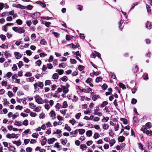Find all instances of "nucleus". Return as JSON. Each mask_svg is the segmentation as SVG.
<instances>
[{
	"label": "nucleus",
	"instance_id": "nucleus-1",
	"mask_svg": "<svg viewBox=\"0 0 152 152\" xmlns=\"http://www.w3.org/2000/svg\"><path fill=\"white\" fill-rule=\"evenodd\" d=\"M141 130L142 131L143 133H146L147 135L149 136H152V131L151 130H148L146 128L142 127L141 129Z\"/></svg>",
	"mask_w": 152,
	"mask_h": 152
},
{
	"label": "nucleus",
	"instance_id": "nucleus-2",
	"mask_svg": "<svg viewBox=\"0 0 152 152\" xmlns=\"http://www.w3.org/2000/svg\"><path fill=\"white\" fill-rule=\"evenodd\" d=\"M61 86L63 90L64 93H67L69 91L68 88L69 87V85L68 84H66L65 86L61 85Z\"/></svg>",
	"mask_w": 152,
	"mask_h": 152
},
{
	"label": "nucleus",
	"instance_id": "nucleus-3",
	"mask_svg": "<svg viewBox=\"0 0 152 152\" xmlns=\"http://www.w3.org/2000/svg\"><path fill=\"white\" fill-rule=\"evenodd\" d=\"M34 86L35 89H37L38 86L39 87L42 88L43 86V84L42 82H39L37 83H35L34 84Z\"/></svg>",
	"mask_w": 152,
	"mask_h": 152
},
{
	"label": "nucleus",
	"instance_id": "nucleus-4",
	"mask_svg": "<svg viewBox=\"0 0 152 152\" xmlns=\"http://www.w3.org/2000/svg\"><path fill=\"white\" fill-rule=\"evenodd\" d=\"M6 136L7 138L10 139L14 138H17L18 137V136L16 137V135L14 133H12L11 134L8 133L7 134Z\"/></svg>",
	"mask_w": 152,
	"mask_h": 152
},
{
	"label": "nucleus",
	"instance_id": "nucleus-5",
	"mask_svg": "<svg viewBox=\"0 0 152 152\" xmlns=\"http://www.w3.org/2000/svg\"><path fill=\"white\" fill-rule=\"evenodd\" d=\"M40 15V14L39 12H36L31 15V17L34 18H39Z\"/></svg>",
	"mask_w": 152,
	"mask_h": 152
},
{
	"label": "nucleus",
	"instance_id": "nucleus-6",
	"mask_svg": "<svg viewBox=\"0 0 152 152\" xmlns=\"http://www.w3.org/2000/svg\"><path fill=\"white\" fill-rule=\"evenodd\" d=\"M14 55L16 58L18 59L22 57L21 55L18 52H15Z\"/></svg>",
	"mask_w": 152,
	"mask_h": 152
},
{
	"label": "nucleus",
	"instance_id": "nucleus-7",
	"mask_svg": "<svg viewBox=\"0 0 152 152\" xmlns=\"http://www.w3.org/2000/svg\"><path fill=\"white\" fill-rule=\"evenodd\" d=\"M78 133V130L76 129L74 132H72L70 133V135L71 137H76L77 136V134Z\"/></svg>",
	"mask_w": 152,
	"mask_h": 152
},
{
	"label": "nucleus",
	"instance_id": "nucleus-8",
	"mask_svg": "<svg viewBox=\"0 0 152 152\" xmlns=\"http://www.w3.org/2000/svg\"><path fill=\"white\" fill-rule=\"evenodd\" d=\"M61 132H62L60 130L57 129L56 132H53V134H58V137L59 138L60 137H61Z\"/></svg>",
	"mask_w": 152,
	"mask_h": 152
},
{
	"label": "nucleus",
	"instance_id": "nucleus-9",
	"mask_svg": "<svg viewBox=\"0 0 152 152\" xmlns=\"http://www.w3.org/2000/svg\"><path fill=\"white\" fill-rule=\"evenodd\" d=\"M56 140V139H55L54 138H51L48 140V144H50L53 143L55 140Z\"/></svg>",
	"mask_w": 152,
	"mask_h": 152
},
{
	"label": "nucleus",
	"instance_id": "nucleus-10",
	"mask_svg": "<svg viewBox=\"0 0 152 152\" xmlns=\"http://www.w3.org/2000/svg\"><path fill=\"white\" fill-rule=\"evenodd\" d=\"M8 43L6 42L2 44L1 46H0V47L3 48H8Z\"/></svg>",
	"mask_w": 152,
	"mask_h": 152
},
{
	"label": "nucleus",
	"instance_id": "nucleus-11",
	"mask_svg": "<svg viewBox=\"0 0 152 152\" xmlns=\"http://www.w3.org/2000/svg\"><path fill=\"white\" fill-rule=\"evenodd\" d=\"M35 101L39 104H43L44 103L43 100L41 98L37 99Z\"/></svg>",
	"mask_w": 152,
	"mask_h": 152
},
{
	"label": "nucleus",
	"instance_id": "nucleus-12",
	"mask_svg": "<svg viewBox=\"0 0 152 152\" xmlns=\"http://www.w3.org/2000/svg\"><path fill=\"white\" fill-rule=\"evenodd\" d=\"M12 142L14 144H15L17 146H19L21 144V142L20 140L17 141H13Z\"/></svg>",
	"mask_w": 152,
	"mask_h": 152
},
{
	"label": "nucleus",
	"instance_id": "nucleus-13",
	"mask_svg": "<svg viewBox=\"0 0 152 152\" xmlns=\"http://www.w3.org/2000/svg\"><path fill=\"white\" fill-rule=\"evenodd\" d=\"M42 137L44 138L43 139L41 143V145L42 146L44 145L46 143L47 140L45 137L42 136Z\"/></svg>",
	"mask_w": 152,
	"mask_h": 152
},
{
	"label": "nucleus",
	"instance_id": "nucleus-14",
	"mask_svg": "<svg viewBox=\"0 0 152 152\" xmlns=\"http://www.w3.org/2000/svg\"><path fill=\"white\" fill-rule=\"evenodd\" d=\"M77 130L80 134H83L85 132V130L84 129H79Z\"/></svg>",
	"mask_w": 152,
	"mask_h": 152
},
{
	"label": "nucleus",
	"instance_id": "nucleus-15",
	"mask_svg": "<svg viewBox=\"0 0 152 152\" xmlns=\"http://www.w3.org/2000/svg\"><path fill=\"white\" fill-rule=\"evenodd\" d=\"M109 127V125L106 124H104L102 125V128L104 130H107L108 129Z\"/></svg>",
	"mask_w": 152,
	"mask_h": 152
},
{
	"label": "nucleus",
	"instance_id": "nucleus-16",
	"mask_svg": "<svg viewBox=\"0 0 152 152\" xmlns=\"http://www.w3.org/2000/svg\"><path fill=\"white\" fill-rule=\"evenodd\" d=\"M56 72H58L59 75L63 74L64 73V71L62 69H57L56 70Z\"/></svg>",
	"mask_w": 152,
	"mask_h": 152
},
{
	"label": "nucleus",
	"instance_id": "nucleus-17",
	"mask_svg": "<svg viewBox=\"0 0 152 152\" xmlns=\"http://www.w3.org/2000/svg\"><path fill=\"white\" fill-rule=\"evenodd\" d=\"M66 66V64L65 63H62L58 65L59 67H62V68H64Z\"/></svg>",
	"mask_w": 152,
	"mask_h": 152
},
{
	"label": "nucleus",
	"instance_id": "nucleus-18",
	"mask_svg": "<svg viewBox=\"0 0 152 152\" xmlns=\"http://www.w3.org/2000/svg\"><path fill=\"white\" fill-rule=\"evenodd\" d=\"M25 31V30L23 28L20 27L19 28L18 33L19 34H22L24 33Z\"/></svg>",
	"mask_w": 152,
	"mask_h": 152
},
{
	"label": "nucleus",
	"instance_id": "nucleus-19",
	"mask_svg": "<svg viewBox=\"0 0 152 152\" xmlns=\"http://www.w3.org/2000/svg\"><path fill=\"white\" fill-rule=\"evenodd\" d=\"M86 134L87 136L91 137L92 135V132L91 130L87 131L86 132Z\"/></svg>",
	"mask_w": 152,
	"mask_h": 152
},
{
	"label": "nucleus",
	"instance_id": "nucleus-20",
	"mask_svg": "<svg viewBox=\"0 0 152 152\" xmlns=\"http://www.w3.org/2000/svg\"><path fill=\"white\" fill-rule=\"evenodd\" d=\"M99 108L98 107H95L93 114L94 115H96V113L99 112Z\"/></svg>",
	"mask_w": 152,
	"mask_h": 152
},
{
	"label": "nucleus",
	"instance_id": "nucleus-21",
	"mask_svg": "<svg viewBox=\"0 0 152 152\" xmlns=\"http://www.w3.org/2000/svg\"><path fill=\"white\" fill-rule=\"evenodd\" d=\"M125 140V137L123 136H120L118 138V140L119 142H122Z\"/></svg>",
	"mask_w": 152,
	"mask_h": 152
},
{
	"label": "nucleus",
	"instance_id": "nucleus-22",
	"mask_svg": "<svg viewBox=\"0 0 152 152\" xmlns=\"http://www.w3.org/2000/svg\"><path fill=\"white\" fill-rule=\"evenodd\" d=\"M41 109V107H37L34 109V111H35L37 112H38L40 111Z\"/></svg>",
	"mask_w": 152,
	"mask_h": 152
},
{
	"label": "nucleus",
	"instance_id": "nucleus-23",
	"mask_svg": "<svg viewBox=\"0 0 152 152\" xmlns=\"http://www.w3.org/2000/svg\"><path fill=\"white\" fill-rule=\"evenodd\" d=\"M80 148L82 149L83 151L86 150L87 148V147L85 144H83L81 145L80 146Z\"/></svg>",
	"mask_w": 152,
	"mask_h": 152
},
{
	"label": "nucleus",
	"instance_id": "nucleus-24",
	"mask_svg": "<svg viewBox=\"0 0 152 152\" xmlns=\"http://www.w3.org/2000/svg\"><path fill=\"white\" fill-rule=\"evenodd\" d=\"M16 7L18 8H20L22 9H24L26 8L25 6L22 5L20 4H18Z\"/></svg>",
	"mask_w": 152,
	"mask_h": 152
},
{
	"label": "nucleus",
	"instance_id": "nucleus-25",
	"mask_svg": "<svg viewBox=\"0 0 152 152\" xmlns=\"http://www.w3.org/2000/svg\"><path fill=\"white\" fill-rule=\"evenodd\" d=\"M145 126L147 128H150L151 127V124L150 122H148L145 124Z\"/></svg>",
	"mask_w": 152,
	"mask_h": 152
},
{
	"label": "nucleus",
	"instance_id": "nucleus-26",
	"mask_svg": "<svg viewBox=\"0 0 152 152\" xmlns=\"http://www.w3.org/2000/svg\"><path fill=\"white\" fill-rule=\"evenodd\" d=\"M99 97V96L98 95H95L92 97V99L95 101Z\"/></svg>",
	"mask_w": 152,
	"mask_h": 152
},
{
	"label": "nucleus",
	"instance_id": "nucleus-27",
	"mask_svg": "<svg viewBox=\"0 0 152 152\" xmlns=\"http://www.w3.org/2000/svg\"><path fill=\"white\" fill-rule=\"evenodd\" d=\"M99 137L100 135L98 133L96 132L94 134L93 138L95 139L98 138Z\"/></svg>",
	"mask_w": 152,
	"mask_h": 152
},
{
	"label": "nucleus",
	"instance_id": "nucleus-28",
	"mask_svg": "<svg viewBox=\"0 0 152 152\" xmlns=\"http://www.w3.org/2000/svg\"><path fill=\"white\" fill-rule=\"evenodd\" d=\"M59 76L57 73L54 74L53 75V78L54 79H57L58 77Z\"/></svg>",
	"mask_w": 152,
	"mask_h": 152
},
{
	"label": "nucleus",
	"instance_id": "nucleus-29",
	"mask_svg": "<svg viewBox=\"0 0 152 152\" xmlns=\"http://www.w3.org/2000/svg\"><path fill=\"white\" fill-rule=\"evenodd\" d=\"M115 142L114 139L111 140L110 142V146H113Z\"/></svg>",
	"mask_w": 152,
	"mask_h": 152
},
{
	"label": "nucleus",
	"instance_id": "nucleus-30",
	"mask_svg": "<svg viewBox=\"0 0 152 152\" xmlns=\"http://www.w3.org/2000/svg\"><path fill=\"white\" fill-rule=\"evenodd\" d=\"M14 124L15 125H17L18 126H20L22 125V123L21 122L19 121H15Z\"/></svg>",
	"mask_w": 152,
	"mask_h": 152
},
{
	"label": "nucleus",
	"instance_id": "nucleus-31",
	"mask_svg": "<svg viewBox=\"0 0 152 152\" xmlns=\"http://www.w3.org/2000/svg\"><path fill=\"white\" fill-rule=\"evenodd\" d=\"M103 118L102 119V121L103 122H107L109 120V118L108 117H105L104 116H103Z\"/></svg>",
	"mask_w": 152,
	"mask_h": 152
},
{
	"label": "nucleus",
	"instance_id": "nucleus-32",
	"mask_svg": "<svg viewBox=\"0 0 152 152\" xmlns=\"http://www.w3.org/2000/svg\"><path fill=\"white\" fill-rule=\"evenodd\" d=\"M68 104L66 101H64L63 103L62 107L63 108H66L67 107Z\"/></svg>",
	"mask_w": 152,
	"mask_h": 152
},
{
	"label": "nucleus",
	"instance_id": "nucleus-33",
	"mask_svg": "<svg viewBox=\"0 0 152 152\" xmlns=\"http://www.w3.org/2000/svg\"><path fill=\"white\" fill-rule=\"evenodd\" d=\"M51 117H54V118H55L56 114L54 111L52 110L50 113Z\"/></svg>",
	"mask_w": 152,
	"mask_h": 152
},
{
	"label": "nucleus",
	"instance_id": "nucleus-34",
	"mask_svg": "<svg viewBox=\"0 0 152 152\" xmlns=\"http://www.w3.org/2000/svg\"><path fill=\"white\" fill-rule=\"evenodd\" d=\"M64 129H66L69 132H70L71 129L70 128L69 126H68V125L67 124H66L65 125Z\"/></svg>",
	"mask_w": 152,
	"mask_h": 152
},
{
	"label": "nucleus",
	"instance_id": "nucleus-35",
	"mask_svg": "<svg viewBox=\"0 0 152 152\" xmlns=\"http://www.w3.org/2000/svg\"><path fill=\"white\" fill-rule=\"evenodd\" d=\"M19 116L18 113H16L15 114L13 115H12V119H14L15 118H16L17 117Z\"/></svg>",
	"mask_w": 152,
	"mask_h": 152
},
{
	"label": "nucleus",
	"instance_id": "nucleus-36",
	"mask_svg": "<svg viewBox=\"0 0 152 152\" xmlns=\"http://www.w3.org/2000/svg\"><path fill=\"white\" fill-rule=\"evenodd\" d=\"M40 43L42 45H45L47 44V43L45 39H43L41 40Z\"/></svg>",
	"mask_w": 152,
	"mask_h": 152
},
{
	"label": "nucleus",
	"instance_id": "nucleus-37",
	"mask_svg": "<svg viewBox=\"0 0 152 152\" xmlns=\"http://www.w3.org/2000/svg\"><path fill=\"white\" fill-rule=\"evenodd\" d=\"M4 55L7 58H8L11 56V54L7 52H5Z\"/></svg>",
	"mask_w": 152,
	"mask_h": 152
},
{
	"label": "nucleus",
	"instance_id": "nucleus-38",
	"mask_svg": "<svg viewBox=\"0 0 152 152\" xmlns=\"http://www.w3.org/2000/svg\"><path fill=\"white\" fill-rule=\"evenodd\" d=\"M4 103L3 104L4 105H8L9 104V102L7 101V99H3Z\"/></svg>",
	"mask_w": 152,
	"mask_h": 152
},
{
	"label": "nucleus",
	"instance_id": "nucleus-39",
	"mask_svg": "<svg viewBox=\"0 0 152 152\" xmlns=\"http://www.w3.org/2000/svg\"><path fill=\"white\" fill-rule=\"evenodd\" d=\"M16 23L19 25H21L23 23L22 21L20 19L17 20L16 21Z\"/></svg>",
	"mask_w": 152,
	"mask_h": 152
},
{
	"label": "nucleus",
	"instance_id": "nucleus-40",
	"mask_svg": "<svg viewBox=\"0 0 152 152\" xmlns=\"http://www.w3.org/2000/svg\"><path fill=\"white\" fill-rule=\"evenodd\" d=\"M0 37L2 40L4 41L6 39V36L3 34H1L0 35Z\"/></svg>",
	"mask_w": 152,
	"mask_h": 152
},
{
	"label": "nucleus",
	"instance_id": "nucleus-41",
	"mask_svg": "<svg viewBox=\"0 0 152 152\" xmlns=\"http://www.w3.org/2000/svg\"><path fill=\"white\" fill-rule=\"evenodd\" d=\"M102 78L100 76L96 78V79L95 80L96 82V83H98L99 81H101L102 80Z\"/></svg>",
	"mask_w": 152,
	"mask_h": 152
},
{
	"label": "nucleus",
	"instance_id": "nucleus-42",
	"mask_svg": "<svg viewBox=\"0 0 152 152\" xmlns=\"http://www.w3.org/2000/svg\"><path fill=\"white\" fill-rule=\"evenodd\" d=\"M146 27L148 29H151V23L149 22L148 21L147 22V23L146 24Z\"/></svg>",
	"mask_w": 152,
	"mask_h": 152
},
{
	"label": "nucleus",
	"instance_id": "nucleus-43",
	"mask_svg": "<svg viewBox=\"0 0 152 152\" xmlns=\"http://www.w3.org/2000/svg\"><path fill=\"white\" fill-rule=\"evenodd\" d=\"M22 124L25 126H27L28 124V120H26L23 121Z\"/></svg>",
	"mask_w": 152,
	"mask_h": 152
},
{
	"label": "nucleus",
	"instance_id": "nucleus-44",
	"mask_svg": "<svg viewBox=\"0 0 152 152\" xmlns=\"http://www.w3.org/2000/svg\"><path fill=\"white\" fill-rule=\"evenodd\" d=\"M137 100L134 98H132V99L131 103L132 104H135L137 102Z\"/></svg>",
	"mask_w": 152,
	"mask_h": 152
},
{
	"label": "nucleus",
	"instance_id": "nucleus-45",
	"mask_svg": "<svg viewBox=\"0 0 152 152\" xmlns=\"http://www.w3.org/2000/svg\"><path fill=\"white\" fill-rule=\"evenodd\" d=\"M96 51H94V52L91 55V57H95L96 56Z\"/></svg>",
	"mask_w": 152,
	"mask_h": 152
},
{
	"label": "nucleus",
	"instance_id": "nucleus-46",
	"mask_svg": "<svg viewBox=\"0 0 152 152\" xmlns=\"http://www.w3.org/2000/svg\"><path fill=\"white\" fill-rule=\"evenodd\" d=\"M114 129L115 131H118L119 129V125L118 123H117V124H115V126Z\"/></svg>",
	"mask_w": 152,
	"mask_h": 152
},
{
	"label": "nucleus",
	"instance_id": "nucleus-47",
	"mask_svg": "<svg viewBox=\"0 0 152 152\" xmlns=\"http://www.w3.org/2000/svg\"><path fill=\"white\" fill-rule=\"evenodd\" d=\"M143 79L146 80L148 79V74L147 73H145L143 75Z\"/></svg>",
	"mask_w": 152,
	"mask_h": 152
},
{
	"label": "nucleus",
	"instance_id": "nucleus-48",
	"mask_svg": "<svg viewBox=\"0 0 152 152\" xmlns=\"http://www.w3.org/2000/svg\"><path fill=\"white\" fill-rule=\"evenodd\" d=\"M30 107L31 109H34L36 107V106L34 105L33 103H29Z\"/></svg>",
	"mask_w": 152,
	"mask_h": 152
},
{
	"label": "nucleus",
	"instance_id": "nucleus-49",
	"mask_svg": "<svg viewBox=\"0 0 152 152\" xmlns=\"http://www.w3.org/2000/svg\"><path fill=\"white\" fill-rule=\"evenodd\" d=\"M32 149L30 147H28L26 149V151L27 152H31Z\"/></svg>",
	"mask_w": 152,
	"mask_h": 152
},
{
	"label": "nucleus",
	"instance_id": "nucleus-50",
	"mask_svg": "<svg viewBox=\"0 0 152 152\" xmlns=\"http://www.w3.org/2000/svg\"><path fill=\"white\" fill-rule=\"evenodd\" d=\"M45 115L43 113H41L39 115V117L40 118L42 119L45 117Z\"/></svg>",
	"mask_w": 152,
	"mask_h": 152
},
{
	"label": "nucleus",
	"instance_id": "nucleus-51",
	"mask_svg": "<svg viewBox=\"0 0 152 152\" xmlns=\"http://www.w3.org/2000/svg\"><path fill=\"white\" fill-rule=\"evenodd\" d=\"M102 87L103 89L105 90L107 88V86L106 84H104L102 86Z\"/></svg>",
	"mask_w": 152,
	"mask_h": 152
},
{
	"label": "nucleus",
	"instance_id": "nucleus-52",
	"mask_svg": "<svg viewBox=\"0 0 152 152\" xmlns=\"http://www.w3.org/2000/svg\"><path fill=\"white\" fill-rule=\"evenodd\" d=\"M38 136L39 134L38 133H34L32 135V136L33 138H38Z\"/></svg>",
	"mask_w": 152,
	"mask_h": 152
},
{
	"label": "nucleus",
	"instance_id": "nucleus-53",
	"mask_svg": "<svg viewBox=\"0 0 152 152\" xmlns=\"http://www.w3.org/2000/svg\"><path fill=\"white\" fill-rule=\"evenodd\" d=\"M150 8V7L148 5H146V9L148 12L149 13H151V10Z\"/></svg>",
	"mask_w": 152,
	"mask_h": 152
},
{
	"label": "nucleus",
	"instance_id": "nucleus-54",
	"mask_svg": "<svg viewBox=\"0 0 152 152\" xmlns=\"http://www.w3.org/2000/svg\"><path fill=\"white\" fill-rule=\"evenodd\" d=\"M30 115L31 117H35L36 116L37 114H36V113H34L33 112H31L30 113Z\"/></svg>",
	"mask_w": 152,
	"mask_h": 152
},
{
	"label": "nucleus",
	"instance_id": "nucleus-55",
	"mask_svg": "<svg viewBox=\"0 0 152 152\" xmlns=\"http://www.w3.org/2000/svg\"><path fill=\"white\" fill-rule=\"evenodd\" d=\"M51 81L50 80H46L45 82V85L47 86L51 84Z\"/></svg>",
	"mask_w": 152,
	"mask_h": 152
},
{
	"label": "nucleus",
	"instance_id": "nucleus-56",
	"mask_svg": "<svg viewBox=\"0 0 152 152\" xmlns=\"http://www.w3.org/2000/svg\"><path fill=\"white\" fill-rule=\"evenodd\" d=\"M61 80L63 81L66 82L67 81V77L66 76H64L61 78Z\"/></svg>",
	"mask_w": 152,
	"mask_h": 152
},
{
	"label": "nucleus",
	"instance_id": "nucleus-57",
	"mask_svg": "<svg viewBox=\"0 0 152 152\" xmlns=\"http://www.w3.org/2000/svg\"><path fill=\"white\" fill-rule=\"evenodd\" d=\"M91 112V109L88 108L87 109V111H85L84 112V113L85 114H87L88 113H90Z\"/></svg>",
	"mask_w": 152,
	"mask_h": 152
},
{
	"label": "nucleus",
	"instance_id": "nucleus-58",
	"mask_svg": "<svg viewBox=\"0 0 152 152\" xmlns=\"http://www.w3.org/2000/svg\"><path fill=\"white\" fill-rule=\"evenodd\" d=\"M30 141L29 139H25L24 140V142L25 145H26Z\"/></svg>",
	"mask_w": 152,
	"mask_h": 152
},
{
	"label": "nucleus",
	"instance_id": "nucleus-59",
	"mask_svg": "<svg viewBox=\"0 0 152 152\" xmlns=\"http://www.w3.org/2000/svg\"><path fill=\"white\" fill-rule=\"evenodd\" d=\"M47 68L49 69H51L52 68L53 66L51 64H47Z\"/></svg>",
	"mask_w": 152,
	"mask_h": 152
},
{
	"label": "nucleus",
	"instance_id": "nucleus-60",
	"mask_svg": "<svg viewBox=\"0 0 152 152\" xmlns=\"http://www.w3.org/2000/svg\"><path fill=\"white\" fill-rule=\"evenodd\" d=\"M108 103L107 102L105 101H104L101 104V106L103 107L107 104Z\"/></svg>",
	"mask_w": 152,
	"mask_h": 152
},
{
	"label": "nucleus",
	"instance_id": "nucleus-61",
	"mask_svg": "<svg viewBox=\"0 0 152 152\" xmlns=\"http://www.w3.org/2000/svg\"><path fill=\"white\" fill-rule=\"evenodd\" d=\"M7 94L8 96L10 98L12 97L13 96V94L10 91H8Z\"/></svg>",
	"mask_w": 152,
	"mask_h": 152
},
{
	"label": "nucleus",
	"instance_id": "nucleus-62",
	"mask_svg": "<svg viewBox=\"0 0 152 152\" xmlns=\"http://www.w3.org/2000/svg\"><path fill=\"white\" fill-rule=\"evenodd\" d=\"M77 9L80 11L82 10L83 6L80 5H78L77 6Z\"/></svg>",
	"mask_w": 152,
	"mask_h": 152
},
{
	"label": "nucleus",
	"instance_id": "nucleus-63",
	"mask_svg": "<svg viewBox=\"0 0 152 152\" xmlns=\"http://www.w3.org/2000/svg\"><path fill=\"white\" fill-rule=\"evenodd\" d=\"M78 68L79 69V70L80 71H82L83 69L84 68V67L83 66H82V65H80L78 66Z\"/></svg>",
	"mask_w": 152,
	"mask_h": 152
},
{
	"label": "nucleus",
	"instance_id": "nucleus-64",
	"mask_svg": "<svg viewBox=\"0 0 152 152\" xmlns=\"http://www.w3.org/2000/svg\"><path fill=\"white\" fill-rule=\"evenodd\" d=\"M25 76L26 77H31L32 76V74L30 72H27L25 74Z\"/></svg>",
	"mask_w": 152,
	"mask_h": 152
}]
</instances>
